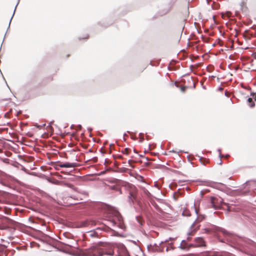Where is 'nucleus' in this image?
<instances>
[{"instance_id": "obj_1", "label": "nucleus", "mask_w": 256, "mask_h": 256, "mask_svg": "<svg viewBox=\"0 0 256 256\" xmlns=\"http://www.w3.org/2000/svg\"><path fill=\"white\" fill-rule=\"evenodd\" d=\"M102 250L98 246H94L84 250L83 256H102Z\"/></svg>"}, {"instance_id": "obj_2", "label": "nucleus", "mask_w": 256, "mask_h": 256, "mask_svg": "<svg viewBox=\"0 0 256 256\" xmlns=\"http://www.w3.org/2000/svg\"><path fill=\"white\" fill-rule=\"evenodd\" d=\"M101 250L103 251L102 256L104 255L112 256L114 254V246L112 245L104 246L103 248H101Z\"/></svg>"}, {"instance_id": "obj_3", "label": "nucleus", "mask_w": 256, "mask_h": 256, "mask_svg": "<svg viewBox=\"0 0 256 256\" xmlns=\"http://www.w3.org/2000/svg\"><path fill=\"white\" fill-rule=\"evenodd\" d=\"M56 168L57 170H59V168H74L77 166L76 163L66 162L62 164L60 162H58L55 164Z\"/></svg>"}, {"instance_id": "obj_4", "label": "nucleus", "mask_w": 256, "mask_h": 256, "mask_svg": "<svg viewBox=\"0 0 256 256\" xmlns=\"http://www.w3.org/2000/svg\"><path fill=\"white\" fill-rule=\"evenodd\" d=\"M221 202L222 200L218 198L214 197L211 198V204L214 208H220L221 206Z\"/></svg>"}, {"instance_id": "obj_5", "label": "nucleus", "mask_w": 256, "mask_h": 256, "mask_svg": "<svg viewBox=\"0 0 256 256\" xmlns=\"http://www.w3.org/2000/svg\"><path fill=\"white\" fill-rule=\"evenodd\" d=\"M194 241L196 242V244L194 245V244H190V246L197 247L205 246V242L204 239L202 238H197L195 239Z\"/></svg>"}, {"instance_id": "obj_6", "label": "nucleus", "mask_w": 256, "mask_h": 256, "mask_svg": "<svg viewBox=\"0 0 256 256\" xmlns=\"http://www.w3.org/2000/svg\"><path fill=\"white\" fill-rule=\"evenodd\" d=\"M129 194V198L132 201L136 200V190L134 186L131 188V190Z\"/></svg>"}, {"instance_id": "obj_7", "label": "nucleus", "mask_w": 256, "mask_h": 256, "mask_svg": "<svg viewBox=\"0 0 256 256\" xmlns=\"http://www.w3.org/2000/svg\"><path fill=\"white\" fill-rule=\"evenodd\" d=\"M190 247L191 246H190V245L188 246L186 241L185 240H183L181 242L180 244V248L181 249H182V250H184V249H186V248H188V250Z\"/></svg>"}, {"instance_id": "obj_8", "label": "nucleus", "mask_w": 256, "mask_h": 256, "mask_svg": "<svg viewBox=\"0 0 256 256\" xmlns=\"http://www.w3.org/2000/svg\"><path fill=\"white\" fill-rule=\"evenodd\" d=\"M200 163L204 166H206L209 163V160L204 158H200Z\"/></svg>"}, {"instance_id": "obj_9", "label": "nucleus", "mask_w": 256, "mask_h": 256, "mask_svg": "<svg viewBox=\"0 0 256 256\" xmlns=\"http://www.w3.org/2000/svg\"><path fill=\"white\" fill-rule=\"evenodd\" d=\"M248 104L250 108H253L255 106V104L252 98H249L248 99Z\"/></svg>"}, {"instance_id": "obj_10", "label": "nucleus", "mask_w": 256, "mask_h": 256, "mask_svg": "<svg viewBox=\"0 0 256 256\" xmlns=\"http://www.w3.org/2000/svg\"><path fill=\"white\" fill-rule=\"evenodd\" d=\"M122 153L124 154L128 155L131 152V150L129 148H126L122 151Z\"/></svg>"}, {"instance_id": "obj_11", "label": "nucleus", "mask_w": 256, "mask_h": 256, "mask_svg": "<svg viewBox=\"0 0 256 256\" xmlns=\"http://www.w3.org/2000/svg\"><path fill=\"white\" fill-rule=\"evenodd\" d=\"M182 215L184 216H190V212L188 210H184L182 212Z\"/></svg>"}, {"instance_id": "obj_12", "label": "nucleus", "mask_w": 256, "mask_h": 256, "mask_svg": "<svg viewBox=\"0 0 256 256\" xmlns=\"http://www.w3.org/2000/svg\"><path fill=\"white\" fill-rule=\"evenodd\" d=\"M142 190H143V192L147 196H149L150 195V192L146 190V189L145 188H142Z\"/></svg>"}, {"instance_id": "obj_13", "label": "nucleus", "mask_w": 256, "mask_h": 256, "mask_svg": "<svg viewBox=\"0 0 256 256\" xmlns=\"http://www.w3.org/2000/svg\"><path fill=\"white\" fill-rule=\"evenodd\" d=\"M213 230H214V228H206L204 230V232H206V233H210Z\"/></svg>"}, {"instance_id": "obj_14", "label": "nucleus", "mask_w": 256, "mask_h": 256, "mask_svg": "<svg viewBox=\"0 0 256 256\" xmlns=\"http://www.w3.org/2000/svg\"><path fill=\"white\" fill-rule=\"evenodd\" d=\"M250 96H252L254 100L256 101V94H255L254 93H251Z\"/></svg>"}, {"instance_id": "obj_15", "label": "nucleus", "mask_w": 256, "mask_h": 256, "mask_svg": "<svg viewBox=\"0 0 256 256\" xmlns=\"http://www.w3.org/2000/svg\"><path fill=\"white\" fill-rule=\"evenodd\" d=\"M118 159H123V156L122 155H118L116 156Z\"/></svg>"}, {"instance_id": "obj_16", "label": "nucleus", "mask_w": 256, "mask_h": 256, "mask_svg": "<svg viewBox=\"0 0 256 256\" xmlns=\"http://www.w3.org/2000/svg\"><path fill=\"white\" fill-rule=\"evenodd\" d=\"M194 232H195L194 231H192L188 233V235H190V236H192L194 234Z\"/></svg>"}, {"instance_id": "obj_17", "label": "nucleus", "mask_w": 256, "mask_h": 256, "mask_svg": "<svg viewBox=\"0 0 256 256\" xmlns=\"http://www.w3.org/2000/svg\"><path fill=\"white\" fill-rule=\"evenodd\" d=\"M134 162V161H133L132 160H128V164H131L132 162Z\"/></svg>"}, {"instance_id": "obj_18", "label": "nucleus", "mask_w": 256, "mask_h": 256, "mask_svg": "<svg viewBox=\"0 0 256 256\" xmlns=\"http://www.w3.org/2000/svg\"><path fill=\"white\" fill-rule=\"evenodd\" d=\"M253 57L256 59V52L254 53L253 54Z\"/></svg>"}, {"instance_id": "obj_19", "label": "nucleus", "mask_w": 256, "mask_h": 256, "mask_svg": "<svg viewBox=\"0 0 256 256\" xmlns=\"http://www.w3.org/2000/svg\"><path fill=\"white\" fill-rule=\"evenodd\" d=\"M186 88L184 86V87H183V88H182V92H184V91H185Z\"/></svg>"}, {"instance_id": "obj_20", "label": "nucleus", "mask_w": 256, "mask_h": 256, "mask_svg": "<svg viewBox=\"0 0 256 256\" xmlns=\"http://www.w3.org/2000/svg\"><path fill=\"white\" fill-rule=\"evenodd\" d=\"M190 240H191V238H190V237H188V238H187V240H188V241H190Z\"/></svg>"}, {"instance_id": "obj_21", "label": "nucleus", "mask_w": 256, "mask_h": 256, "mask_svg": "<svg viewBox=\"0 0 256 256\" xmlns=\"http://www.w3.org/2000/svg\"><path fill=\"white\" fill-rule=\"evenodd\" d=\"M88 38V36H87L85 38Z\"/></svg>"}]
</instances>
